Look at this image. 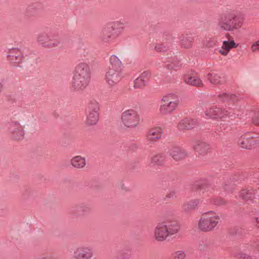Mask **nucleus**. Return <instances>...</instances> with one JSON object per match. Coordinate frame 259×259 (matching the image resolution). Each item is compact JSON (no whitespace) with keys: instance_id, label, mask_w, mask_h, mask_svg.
I'll use <instances>...</instances> for the list:
<instances>
[{"instance_id":"obj_18","label":"nucleus","mask_w":259,"mask_h":259,"mask_svg":"<svg viewBox=\"0 0 259 259\" xmlns=\"http://www.w3.org/2000/svg\"><path fill=\"white\" fill-rule=\"evenodd\" d=\"M200 203L198 199H192L185 202L182 205V208L184 212L189 213L194 210Z\"/></svg>"},{"instance_id":"obj_1","label":"nucleus","mask_w":259,"mask_h":259,"mask_svg":"<svg viewBox=\"0 0 259 259\" xmlns=\"http://www.w3.org/2000/svg\"><path fill=\"white\" fill-rule=\"evenodd\" d=\"M179 230L180 227L176 223L161 222L157 224L154 229V237L157 241H164L168 237L177 234Z\"/></svg>"},{"instance_id":"obj_5","label":"nucleus","mask_w":259,"mask_h":259,"mask_svg":"<svg viewBox=\"0 0 259 259\" xmlns=\"http://www.w3.org/2000/svg\"><path fill=\"white\" fill-rule=\"evenodd\" d=\"M124 24L121 21H116L108 24L102 30L101 38L105 42L109 41L113 36V31L118 29L123 30Z\"/></svg>"},{"instance_id":"obj_16","label":"nucleus","mask_w":259,"mask_h":259,"mask_svg":"<svg viewBox=\"0 0 259 259\" xmlns=\"http://www.w3.org/2000/svg\"><path fill=\"white\" fill-rule=\"evenodd\" d=\"M74 74L90 78V70L89 65L84 62L78 64L75 67Z\"/></svg>"},{"instance_id":"obj_39","label":"nucleus","mask_w":259,"mask_h":259,"mask_svg":"<svg viewBox=\"0 0 259 259\" xmlns=\"http://www.w3.org/2000/svg\"><path fill=\"white\" fill-rule=\"evenodd\" d=\"M253 123L259 126V116H257L253 120Z\"/></svg>"},{"instance_id":"obj_35","label":"nucleus","mask_w":259,"mask_h":259,"mask_svg":"<svg viewBox=\"0 0 259 259\" xmlns=\"http://www.w3.org/2000/svg\"><path fill=\"white\" fill-rule=\"evenodd\" d=\"M250 50L252 52L259 51V40L254 42L250 47Z\"/></svg>"},{"instance_id":"obj_31","label":"nucleus","mask_w":259,"mask_h":259,"mask_svg":"<svg viewBox=\"0 0 259 259\" xmlns=\"http://www.w3.org/2000/svg\"><path fill=\"white\" fill-rule=\"evenodd\" d=\"M240 196L244 199H249L252 198L253 194L251 190L244 189L241 192Z\"/></svg>"},{"instance_id":"obj_7","label":"nucleus","mask_w":259,"mask_h":259,"mask_svg":"<svg viewBox=\"0 0 259 259\" xmlns=\"http://www.w3.org/2000/svg\"><path fill=\"white\" fill-rule=\"evenodd\" d=\"M122 77V71L107 69L105 74L104 79L108 87L112 88L121 81Z\"/></svg>"},{"instance_id":"obj_30","label":"nucleus","mask_w":259,"mask_h":259,"mask_svg":"<svg viewBox=\"0 0 259 259\" xmlns=\"http://www.w3.org/2000/svg\"><path fill=\"white\" fill-rule=\"evenodd\" d=\"M9 58L12 63L16 64H19L22 60V56L20 53H17L15 55L11 53L9 55Z\"/></svg>"},{"instance_id":"obj_14","label":"nucleus","mask_w":259,"mask_h":259,"mask_svg":"<svg viewBox=\"0 0 259 259\" xmlns=\"http://www.w3.org/2000/svg\"><path fill=\"white\" fill-rule=\"evenodd\" d=\"M184 81L187 84L195 87H202L203 84L200 77L194 73L185 74L184 76Z\"/></svg>"},{"instance_id":"obj_3","label":"nucleus","mask_w":259,"mask_h":259,"mask_svg":"<svg viewBox=\"0 0 259 259\" xmlns=\"http://www.w3.org/2000/svg\"><path fill=\"white\" fill-rule=\"evenodd\" d=\"M179 104V99L176 94L170 93L163 96L159 108L160 114L165 116L171 114L177 109Z\"/></svg>"},{"instance_id":"obj_43","label":"nucleus","mask_w":259,"mask_h":259,"mask_svg":"<svg viewBox=\"0 0 259 259\" xmlns=\"http://www.w3.org/2000/svg\"><path fill=\"white\" fill-rule=\"evenodd\" d=\"M169 68H171L172 67H170L168 66V65H166Z\"/></svg>"},{"instance_id":"obj_17","label":"nucleus","mask_w":259,"mask_h":259,"mask_svg":"<svg viewBox=\"0 0 259 259\" xmlns=\"http://www.w3.org/2000/svg\"><path fill=\"white\" fill-rule=\"evenodd\" d=\"M252 134H246L242 135L238 140V145L242 148L250 149L254 146L253 142L251 141Z\"/></svg>"},{"instance_id":"obj_38","label":"nucleus","mask_w":259,"mask_h":259,"mask_svg":"<svg viewBox=\"0 0 259 259\" xmlns=\"http://www.w3.org/2000/svg\"><path fill=\"white\" fill-rule=\"evenodd\" d=\"M154 49L157 52H161L164 50V47L162 45L157 43L154 45Z\"/></svg>"},{"instance_id":"obj_9","label":"nucleus","mask_w":259,"mask_h":259,"mask_svg":"<svg viewBox=\"0 0 259 259\" xmlns=\"http://www.w3.org/2000/svg\"><path fill=\"white\" fill-rule=\"evenodd\" d=\"M36 41L39 45L47 48L55 47L59 44L57 40L52 39L50 34L45 32L38 34L37 36Z\"/></svg>"},{"instance_id":"obj_28","label":"nucleus","mask_w":259,"mask_h":259,"mask_svg":"<svg viewBox=\"0 0 259 259\" xmlns=\"http://www.w3.org/2000/svg\"><path fill=\"white\" fill-rule=\"evenodd\" d=\"M193 41V38L191 36L187 35L182 39L181 44L185 48H190L192 45Z\"/></svg>"},{"instance_id":"obj_8","label":"nucleus","mask_w":259,"mask_h":259,"mask_svg":"<svg viewBox=\"0 0 259 259\" xmlns=\"http://www.w3.org/2000/svg\"><path fill=\"white\" fill-rule=\"evenodd\" d=\"M99 106L97 102L91 103L87 113L86 123L88 125L96 124L99 120Z\"/></svg>"},{"instance_id":"obj_26","label":"nucleus","mask_w":259,"mask_h":259,"mask_svg":"<svg viewBox=\"0 0 259 259\" xmlns=\"http://www.w3.org/2000/svg\"><path fill=\"white\" fill-rule=\"evenodd\" d=\"M195 150L200 154L206 153L210 149L209 145L203 142H198L194 146Z\"/></svg>"},{"instance_id":"obj_10","label":"nucleus","mask_w":259,"mask_h":259,"mask_svg":"<svg viewBox=\"0 0 259 259\" xmlns=\"http://www.w3.org/2000/svg\"><path fill=\"white\" fill-rule=\"evenodd\" d=\"M90 81V78L74 74L71 82V88L76 91H83L88 85Z\"/></svg>"},{"instance_id":"obj_12","label":"nucleus","mask_w":259,"mask_h":259,"mask_svg":"<svg viewBox=\"0 0 259 259\" xmlns=\"http://www.w3.org/2000/svg\"><path fill=\"white\" fill-rule=\"evenodd\" d=\"M93 251L91 248L87 246L75 248L71 255L72 259H92Z\"/></svg>"},{"instance_id":"obj_11","label":"nucleus","mask_w":259,"mask_h":259,"mask_svg":"<svg viewBox=\"0 0 259 259\" xmlns=\"http://www.w3.org/2000/svg\"><path fill=\"white\" fill-rule=\"evenodd\" d=\"M205 117L211 119H221L224 120L228 115V111L216 107H210L206 109L204 112Z\"/></svg>"},{"instance_id":"obj_33","label":"nucleus","mask_w":259,"mask_h":259,"mask_svg":"<svg viewBox=\"0 0 259 259\" xmlns=\"http://www.w3.org/2000/svg\"><path fill=\"white\" fill-rule=\"evenodd\" d=\"M145 81H143L142 78L139 76L134 81V88H141L146 85Z\"/></svg>"},{"instance_id":"obj_42","label":"nucleus","mask_w":259,"mask_h":259,"mask_svg":"<svg viewBox=\"0 0 259 259\" xmlns=\"http://www.w3.org/2000/svg\"><path fill=\"white\" fill-rule=\"evenodd\" d=\"M255 221L257 224H259V218H256Z\"/></svg>"},{"instance_id":"obj_2","label":"nucleus","mask_w":259,"mask_h":259,"mask_svg":"<svg viewBox=\"0 0 259 259\" xmlns=\"http://www.w3.org/2000/svg\"><path fill=\"white\" fill-rule=\"evenodd\" d=\"M220 220V216L215 212H206L200 217L198 222L197 228L200 231L204 232L211 231L217 227Z\"/></svg>"},{"instance_id":"obj_4","label":"nucleus","mask_w":259,"mask_h":259,"mask_svg":"<svg viewBox=\"0 0 259 259\" xmlns=\"http://www.w3.org/2000/svg\"><path fill=\"white\" fill-rule=\"evenodd\" d=\"M121 120L124 126L134 128L139 124L140 116L138 111L133 109H129L124 110L122 113Z\"/></svg>"},{"instance_id":"obj_40","label":"nucleus","mask_w":259,"mask_h":259,"mask_svg":"<svg viewBox=\"0 0 259 259\" xmlns=\"http://www.w3.org/2000/svg\"><path fill=\"white\" fill-rule=\"evenodd\" d=\"M240 257L243 258L244 259H251L250 256L246 254H241Z\"/></svg>"},{"instance_id":"obj_27","label":"nucleus","mask_w":259,"mask_h":259,"mask_svg":"<svg viewBox=\"0 0 259 259\" xmlns=\"http://www.w3.org/2000/svg\"><path fill=\"white\" fill-rule=\"evenodd\" d=\"M164 160V156L160 154L153 155L151 158V163L153 164L160 165Z\"/></svg>"},{"instance_id":"obj_15","label":"nucleus","mask_w":259,"mask_h":259,"mask_svg":"<svg viewBox=\"0 0 259 259\" xmlns=\"http://www.w3.org/2000/svg\"><path fill=\"white\" fill-rule=\"evenodd\" d=\"M207 79L213 84L218 85L222 84L225 82L222 74L217 71H212L207 75Z\"/></svg>"},{"instance_id":"obj_22","label":"nucleus","mask_w":259,"mask_h":259,"mask_svg":"<svg viewBox=\"0 0 259 259\" xmlns=\"http://www.w3.org/2000/svg\"><path fill=\"white\" fill-rule=\"evenodd\" d=\"M232 17L230 21V27L228 29V31L232 32L235 30L240 29L243 26V22L239 20L237 18V15L235 12L233 11Z\"/></svg>"},{"instance_id":"obj_24","label":"nucleus","mask_w":259,"mask_h":259,"mask_svg":"<svg viewBox=\"0 0 259 259\" xmlns=\"http://www.w3.org/2000/svg\"><path fill=\"white\" fill-rule=\"evenodd\" d=\"M71 164L76 168H82L86 165V160L84 157L81 156H75L70 160Z\"/></svg>"},{"instance_id":"obj_29","label":"nucleus","mask_w":259,"mask_h":259,"mask_svg":"<svg viewBox=\"0 0 259 259\" xmlns=\"http://www.w3.org/2000/svg\"><path fill=\"white\" fill-rule=\"evenodd\" d=\"M186 254L183 250H177L171 255V259H185Z\"/></svg>"},{"instance_id":"obj_41","label":"nucleus","mask_w":259,"mask_h":259,"mask_svg":"<svg viewBox=\"0 0 259 259\" xmlns=\"http://www.w3.org/2000/svg\"><path fill=\"white\" fill-rule=\"evenodd\" d=\"M121 188H122V189H123V190H126H126H127V189L126 187H124V185H123V184H122V185H121Z\"/></svg>"},{"instance_id":"obj_6","label":"nucleus","mask_w":259,"mask_h":259,"mask_svg":"<svg viewBox=\"0 0 259 259\" xmlns=\"http://www.w3.org/2000/svg\"><path fill=\"white\" fill-rule=\"evenodd\" d=\"M8 131L10 138L14 141H20L24 138V126L18 121H12Z\"/></svg>"},{"instance_id":"obj_32","label":"nucleus","mask_w":259,"mask_h":259,"mask_svg":"<svg viewBox=\"0 0 259 259\" xmlns=\"http://www.w3.org/2000/svg\"><path fill=\"white\" fill-rule=\"evenodd\" d=\"M235 96L232 95H229L227 93H223L219 96V99L223 102L233 100Z\"/></svg>"},{"instance_id":"obj_36","label":"nucleus","mask_w":259,"mask_h":259,"mask_svg":"<svg viewBox=\"0 0 259 259\" xmlns=\"http://www.w3.org/2000/svg\"><path fill=\"white\" fill-rule=\"evenodd\" d=\"M213 203L217 205H221L225 204L226 203V201L224 199L219 198L214 199Z\"/></svg>"},{"instance_id":"obj_23","label":"nucleus","mask_w":259,"mask_h":259,"mask_svg":"<svg viewBox=\"0 0 259 259\" xmlns=\"http://www.w3.org/2000/svg\"><path fill=\"white\" fill-rule=\"evenodd\" d=\"M162 135V130L160 127H155L151 129L147 136L148 141L154 142L160 138Z\"/></svg>"},{"instance_id":"obj_25","label":"nucleus","mask_w":259,"mask_h":259,"mask_svg":"<svg viewBox=\"0 0 259 259\" xmlns=\"http://www.w3.org/2000/svg\"><path fill=\"white\" fill-rule=\"evenodd\" d=\"M170 154L176 160L182 159L186 156L185 150L179 147L173 148L170 151Z\"/></svg>"},{"instance_id":"obj_20","label":"nucleus","mask_w":259,"mask_h":259,"mask_svg":"<svg viewBox=\"0 0 259 259\" xmlns=\"http://www.w3.org/2000/svg\"><path fill=\"white\" fill-rule=\"evenodd\" d=\"M197 125L196 120L193 119H184L182 120L178 124V128L181 130H190Z\"/></svg>"},{"instance_id":"obj_13","label":"nucleus","mask_w":259,"mask_h":259,"mask_svg":"<svg viewBox=\"0 0 259 259\" xmlns=\"http://www.w3.org/2000/svg\"><path fill=\"white\" fill-rule=\"evenodd\" d=\"M233 11L227 10L224 12L220 17L218 26L221 30L228 31L230 27V21L232 17Z\"/></svg>"},{"instance_id":"obj_37","label":"nucleus","mask_w":259,"mask_h":259,"mask_svg":"<svg viewBox=\"0 0 259 259\" xmlns=\"http://www.w3.org/2000/svg\"><path fill=\"white\" fill-rule=\"evenodd\" d=\"M251 141L253 142L254 146L259 144V135H253L252 134Z\"/></svg>"},{"instance_id":"obj_21","label":"nucleus","mask_w":259,"mask_h":259,"mask_svg":"<svg viewBox=\"0 0 259 259\" xmlns=\"http://www.w3.org/2000/svg\"><path fill=\"white\" fill-rule=\"evenodd\" d=\"M110 64L107 69H114L122 71V63L120 59L115 55L110 57Z\"/></svg>"},{"instance_id":"obj_19","label":"nucleus","mask_w":259,"mask_h":259,"mask_svg":"<svg viewBox=\"0 0 259 259\" xmlns=\"http://www.w3.org/2000/svg\"><path fill=\"white\" fill-rule=\"evenodd\" d=\"M237 45L234 40L224 41L223 42L221 48L219 50L220 53L223 56H227L230 50L232 48H236Z\"/></svg>"},{"instance_id":"obj_34","label":"nucleus","mask_w":259,"mask_h":259,"mask_svg":"<svg viewBox=\"0 0 259 259\" xmlns=\"http://www.w3.org/2000/svg\"><path fill=\"white\" fill-rule=\"evenodd\" d=\"M140 77L142 78L143 81H145L146 83L148 81L151 77V73L149 71H145L143 72L140 75Z\"/></svg>"}]
</instances>
